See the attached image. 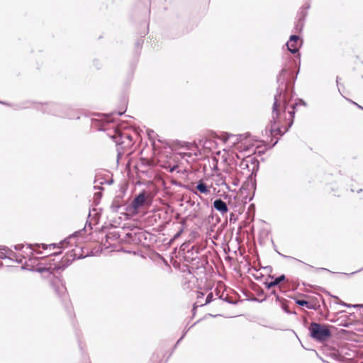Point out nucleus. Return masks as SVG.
<instances>
[{
    "label": "nucleus",
    "instance_id": "49",
    "mask_svg": "<svg viewBox=\"0 0 363 363\" xmlns=\"http://www.w3.org/2000/svg\"><path fill=\"white\" fill-rule=\"evenodd\" d=\"M336 82H337V85L338 86V84H339V77H337Z\"/></svg>",
    "mask_w": 363,
    "mask_h": 363
},
{
    "label": "nucleus",
    "instance_id": "50",
    "mask_svg": "<svg viewBox=\"0 0 363 363\" xmlns=\"http://www.w3.org/2000/svg\"><path fill=\"white\" fill-rule=\"evenodd\" d=\"M320 269L330 272V270H328V269H325V268H320Z\"/></svg>",
    "mask_w": 363,
    "mask_h": 363
},
{
    "label": "nucleus",
    "instance_id": "43",
    "mask_svg": "<svg viewBox=\"0 0 363 363\" xmlns=\"http://www.w3.org/2000/svg\"><path fill=\"white\" fill-rule=\"evenodd\" d=\"M62 253V251H60V252H55L53 254H52L51 255H53V256H57V255H59Z\"/></svg>",
    "mask_w": 363,
    "mask_h": 363
},
{
    "label": "nucleus",
    "instance_id": "34",
    "mask_svg": "<svg viewBox=\"0 0 363 363\" xmlns=\"http://www.w3.org/2000/svg\"><path fill=\"white\" fill-rule=\"evenodd\" d=\"M186 333V331L184 333V334L182 335V336L177 340V342H176V345H175V347H177V345L181 342V340L184 338V337L185 336Z\"/></svg>",
    "mask_w": 363,
    "mask_h": 363
},
{
    "label": "nucleus",
    "instance_id": "55",
    "mask_svg": "<svg viewBox=\"0 0 363 363\" xmlns=\"http://www.w3.org/2000/svg\"><path fill=\"white\" fill-rule=\"evenodd\" d=\"M16 262L17 263H21V260H19V261L16 260Z\"/></svg>",
    "mask_w": 363,
    "mask_h": 363
},
{
    "label": "nucleus",
    "instance_id": "18",
    "mask_svg": "<svg viewBox=\"0 0 363 363\" xmlns=\"http://www.w3.org/2000/svg\"><path fill=\"white\" fill-rule=\"evenodd\" d=\"M310 5L308 4H304L300 9V11L298 13L297 18L298 20L303 21H305V19L308 14V9H309Z\"/></svg>",
    "mask_w": 363,
    "mask_h": 363
},
{
    "label": "nucleus",
    "instance_id": "1",
    "mask_svg": "<svg viewBox=\"0 0 363 363\" xmlns=\"http://www.w3.org/2000/svg\"><path fill=\"white\" fill-rule=\"evenodd\" d=\"M34 107L38 110L51 114L55 116L68 118V119H79V117L77 116L75 111L67 105H63L57 103H46V104H37L32 101H26L19 106V108H28Z\"/></svg>",
    "mask_w": 363,
    "mask_h": 363
},
{
    "label": "nucleus",
    "instance_id": "10",
    "mask_svg": "<svg viewBox=\"0 0 363 363\" xmlns=\"http://www.w3.org/2000/svg\"><path fill=\"white\" fill-rule=\"evenodd\" d=\"M300 40L299 35H291L289 41L286 43L288 50L291 54H296L298 52L300 46L298 45V41Z\"/></svg>",
    "mask_w": 363,
    "mask_h": 363
},
{
    "label": "nucleus",
    "instance_id": "36",
    "mask_svg": "<svg viewBox=\"0 0 363 363\" xmlns=\"http://www.w3.org/2000/svg\"><path fill=\"white\" fill-rule=\"evenodd\" d=\"M279 140V138H277L274 142L270 144V147H274V146L277 144V143H278Z\"/></svg>",
    "mask_w": 363,
    "mask_h": 363
},
{
    "label": "nucleus",
    "instance_id": "15",
    "mask_svg": "<svg viewBox=\"0 0 363 363\" xmlns=\"http://www.w3.org/2000/svg\"><path fill=\"white\" fill-rule=\"evenodd\" d=\"M298 105H303V106H306V103L301 99H298V102L295 103L294 104H293L291 106V108H292V110L291 111H289L288 113L289 115V128H291L293 125V123H294V115H295V109L296 108L297 106Z\"/></svg>",
    "mask_w": 363,
    "mask_h": 363
},
{
    "label": "nucleus",
    "instance_id": "42",
    "mask_svg": "<svg viewBox=\"0 0 363 363\" xmlns=\"http://www.w3.org/2000/svg\"><path fill=\"white\" fill-rule=\"evenodd\" d=\"M296 74H298V72H296ZM291 77H292V78H293V83H294V82H295V80H296V78H297V74H296V76H295V77H293V76L291 75Z\"/></svg>",
    "mask_w": 363,
    "mask_h": 363
},
{
    "label": "nucleus",
    "instance_id": "9",
    "mask_svg": "<svg viewBox=\"0 0 363 363\" xmlns=\"http://www.w3.org/2000/svg\"><path fill=\"white\" fill-rule=\"evenodd\" d=\"M52 288L55 291L56 295L63 301H67V294L65 286L60 281H52L51 283Z\"/></svg>",
    "mask_w": 363,
    "mask_h": 363
},
{
    "label": "nucleus",
    "instance_id": "16",
    "mask_svg": "<svg viewBox=\"0 0 363 363\" xmlns=\"http://www.w3.org/2000/svg\"><path fill=\"white\" fill-rule=\"evenodd\" d=\"M122 198L119 196H116L111 205V210L113 213L118 212L121 207H122L121 204Z\"/></svg>",
    "mask_w": 363,
    "mask_h": 363
},
{
    "label": "nucleus",
    "instance_id": "57",
    "mask_svg": "<svg viewBox=\"0 0 363 363\" xmlns=\"http://www.w3.org/2000/svg\"><path fill=\"white\" fill-rule=\"evenodd\" d=\"M362 363H363V362Z\"/></svg>",
    "mask_w": 363,
    "mask_h": 363
},
{
    "label": "nucleus",
    "instance_id": "37",
    "mask_svg": "<svg viewBox=\"0 0 363 363\" xmlns=\"http://www.w3.org/2000/svg\"><path fill=\"white\" fill-rule=\"evenodd\" d=\"M221 185H224L225 186L226 189L230 190V187L227 184L225 180H222L221 183H220Z\"/></svg>",
    "mask_w": 363,
    "mask_h": 363
},
{
    "label": "nucleus",
    "instance_id": "11",
    "mask_svg": "<svg viewBox=\"0 0 363 363\" xmlns=\"http://www.w3.org/2000/svg\"><path fill=\"white\" fill-rule=\"evenodd\" d=\"M269 278L272 279V281L268 282L265 281L264 283L265 287L267 289H270L272 287L279 286L281 282L286 280V276L284 274L279 275V277H275L274 275L269 274Z\"/></svg>",
    "mask_w": 363,
    "mask_h": 363
},
{
    "label": "nucleus",
    "instance_id": "23",
    "mask_svg": "<svg viewBox=\"0 0 363 363\" xmlns=\"http://www.w3.org/2000/svg\"><path fill=\"white\" fill-rule=\"evenodd\" d=\"M340 304L344 306H346V307H354V308H360V314L362 315L363 317V305H358V304H356V305H350V304H347L343 301H340Z\"/></svg>",
    "mask_w": 363,
    "mask_h": 363
},
{
    "label": "nucleus",
    "instance_id": "35",
    "mask_svg": "<svg viewBox=\"0 0 363 363\" xmlns=\"http://www.w3.org/2000/svg\"><path fill=\"white\" fill-rule=\"evenodd\" d=\"M350 102H351L352 104L356 105L360 109H362L363 110V107L361 106L360 105L357 104V103H355L354 101L350 100V99H347Z\"/></svg>",
    "mask_w": 363,
    "mask_h": 363
},
{
    "label": "nucleus",
    "instance_id": "17",
    "mask_svg": "<svg viewBox=\"0 0 363 363\" xmlns=\"http://www.w3.org/2000/svg\"><path fill=\"white\" fill-rule=\"evenodd\" d=\"M108 125V122H103L100 123L96 119L91 120V125L100 131H106L108 129V128H106Z\"/></svg>",
    "mask_w": 363,
    "mask_h": 363
},
{
    "label": "nucleus",
    "instance_id": "31",
    "mask_svg": "<svg viewBox=\"0 0 363 363\" xmlns=\"http://www.w3.org/2000/svg\"><path fill=\"white\" fill-rule=\"evenodd\" d=\"M282 308H283V310H284L286 313H288V314H291V311H289V310L288 309V308H287L286 306H285L284 305H283V306H282Z\"/></svg>",
    "mask_w": 363,
    "mask_h": 363
},
{
    "label": "nucleus",
    "instance_id": "7",
    "mask_svg": "<svg viewBox=\"0 0 363 363\" xmlns=\"http://www.w3.org/2000/svg\"><path fill=\"white\" fill-rule=\"evenodd\" d=\"M71 260L69 258H65V257L62 259L61 263L55 264L53 267L51 266L49 267H39L37 268L36 271L40 273H43L45 272H49L50 273H53L54 272H57L59 270H64L66 267H67L71 264Z\"/></svg>",
    "mask_w": 363,
    "mask_h": 363
},
{
    "label": "nucleus",
    "instance_id": "40",
    "mask_svg": "<svg viewBox=\"0 0 363 363\" xmlns=\"http://www.w3.org/2000/svg\"><path fill=\"white\" fill-rule=\"evenodd\" d=\"M124 113H125V111H118L116 112L115 113H116L118 116H122Z\"/></svg>",
    "mask_w": 363,
    "mask_h": 363
},
{
    "label": "nucleus",
    "instance_id": "21",
    "mask_svg": "<svg viewBox=\"0 0 363 363\" xmlns=\"http://www.w3.org/2000/svg\"><path fill=\"white\" fill-rule=\"evenodd\" d=\"M220 299L223 300V301L230 303V304H236L237 302L234 301L233 298L229 296L228 294H225L224 296L223 294L219 297Z\"/></svg>",
    "mask_w": 363,
    "mask_h": 363
},
{
    "label": "nucleus",
    "instance_id": "47",
    "mask_svg": "<svg viewBox=\"0 0 363 363\" xmlns=\"http://www.w3.org/2000/svg\"><path fill=\"white\" fill-rule=\"evenodd\" d=\"M362 270H363V267H362V269H359V270L356 271V272H352L350 274H355V273H357V272H361Z\"/></svg>",
    "mask_w": 363,
    "mask_h": 363
},
{
    "label": "nucleus",
    "instance_id": "3",
    "mask_svg": "<svg viewBox=\"0 0 363 363\" xmlns=\"http://www.w3.org/2000/svg\"><path fill=\"white\" fill-rule=\"evenodd\" d=\"M293 74V72L290 71V68L286 65H284L279 73L277 77V82L279 84L277 89V94L274 95L278 96V103H280L281 105L284 106V112L287 108L290 102L291 99L293 96H291L289 99H288V89L289 86V82H287L288 77H291Z\"/></svg>",
    "mask_w": 363,
    "mask_h": 363
},
{
    "label": "nucleus",
    "instance_id": "24",
    "mask_svg": "<svg viewBox=\"0 0 363 363\" xmlns=\"http://www.w3.org/2000/svg\"><path fill=\"white\" fill-rule=\"evenodd\" d=\"M213 301V295L212 293H209L206 296L205 303H201L200 306L207 305V304L210 303L211 302H212Z\"/></svg>",
    "mask_w": 363,
    "mask_h": 363
},
{
    "label": "nucleus",
    "instance_id": "30",
    "mask_svg": "<svg viewBox=\"0 0 363 363\" xmlns=\"http://www.w3.org/2000/svg\"><path fill=\"white\" fill-rule=\"evenodd\" d=\"M271 294L276 296L277 301H279L280 300V298H279V295L277 294V291L275 290H272Z\"/></svg>",
    "mask_w": 363,
    "mask_h": 363
},
{
    "label": "nucleus",
    "instance_id": "8",
    "mask_svg": "<svg viewBox=\"0 0 363 363\" xmlns=\"http://www.w3.org/2000/svg\"><path fill=\"white\" fill-rule=\"evenodd\" d=\"M147 202V192L143 191L137 194L131 203V208L134 211H137L139 208L144 206Z\"/></svg>",
    "mask_w": 363,
    "mask_h": 363
},
{
    "label": "nucleus",
    "instance_id": "41",
    "mask_svg": "<svg viewBox=\"0 0 363 363\" xmlns=\"http://www.w3.org/2000/svg\"><path fill=\"white\" fill-rule=\"evenodd\" d=\"M41 246H42L43 249H44V250H45V249H47L48 247H49V246H48V245H46V244H43H43H41Z\"/></svg>",
    "mask_w": 363,
    "mask_h": 363
},
{
    "label": "nucleus",
    "instance_id": "51",
    "mask_svg": "<svg viewBox=\"0 0 363 363\" xmlns=\"http://www.w3.org/2000/svg\"><path fill=\"white\" fill-rule=\"evenodd\" d=\"M152 133H154V130H151V132H150V133H148V135H150V134H152Z\"/></svg>",
    "mask_w": 363,
    "mask_h": 363
},
{
    "label": "nucleus",
    "instance_id": "38",
    "mask_svg": "<svg viewBox=\"0 0 363 363\" xmlns=\"http://www.w3.org/2000/svg\"><path fill=\"white\" fill-rule=\"evenodd\" d=\"M48 246L50 248L52 247L54 249V248L58 247V244L52 243V244H50Z\"/></svg>",
    "mask_w": 363,
    "mask_h": 363
},
{
    "label": "nucleus",
    "instance_id": "27",
    "mask_svg": "<svg viewBox=\"0 0 363 363\" xmlns=\"http://www.w3.org/2000/svg\"><path fill=\"white\" fill-rule=\"evenodd\" d=\"M143 44V39L140 38V39L138 40L137 42L135 43V46L137 48H141Z\"/></svg>",
    "mask_w": 363,
    "mask_h": 363
},
{
    "label": "nucleus",
    "instance_id": "22",
    "mask_svg": "<svg viewBox=\"0 0 363 363\" xmlns=\"http://www.w3.org/2000/svg\"><path fill=\"white\" fill-rule=\"evenodd\" d=\"M303 26H304V21L297 19V21L294 26L296 31L299 32V33L301 32L303 28Z\"/></svg>",
    "mask_w": 363,
    "mask_h": 363
},
{
    "label": "nucleus",
    "instance_id": "32",
    "mask_svg": "<svg viewBox=\"0 0 363 363\" xmlns=\"http://www.w3.org/2000/svg\"><path fill=\"white\" fill-rule=\"evenodd\" d=\"M231 136H234V135H231V134H229V133H225V138H224V140H229L230 137H231Z\"/></svg>",
    "mask_w": 363,
    "mask_h": 363
},
{
    "label": "nucleus",
    "instance_id": "20",
    "mask_svg": "<svg viewBox=\"0 0 363 363\" xmlns=\"http://www.w3.org/2000/svg\"><path fill=\"white\" fill-rule=\"evenodd\" d=\"M85 230V228H84L82 230H79V231H76L75 233H74L72 235H69L68 238H65L63 241L60 242L59 243V245H64L65 243H69V241L72 240V239H74L77 236H78L79 235L82 234V232H84Z\"/></svg>",
    "mask_w": 363,
    "mask_h": 363
},
{
    "label": "nucleus",
    "instance_id": "46",
    "mask_svg": "<svg viewBox=\"0 0 363 363\" xmlns=\"http://www.w3.org/2000/svg\"><path fill=\"white\" fill-rule=\"evenodd\" d=\"M238 184H239V181H238V180H235V181H234V182H233V184H234L235 186H238Z\"/></svg>",
    "mask_w": 363,
    "mask_h": 363
},
{
    "label": "nucleus",
    "instance_id": "5",
    "mask_svg": "<svg viewBox=\"0 0 363 363\" xmlns=\"http://www.w3.org/2000/svg\"><path fill=\"white\" fill-rule=\"evenodd\" d=\"M311 337L319 342L328 340L332 336L330 326L315 322H312L308 326Z\"/></svg>",
    "mask_w": 363,
    "mask_h": 363
},
{
    "label": "nucleus",
    "instance_id": "28",
    "mask_svg": "<svg viewBox=\"0 0 363 363\" xmlns=\"http://www.w3.org/2000/svg\"><path fill=\"white\" fill-rule=\"evenodd\" d=\"M13 248L17 251L21 250L23 248V245H21V244L15 245H13Z\"/></svg>",
    "mask_w": 363,
    "mask_h": 363
},
{
    "label": "nucleus",
    "instance_id": "48",
    "mask_svg": "<svg viewBox=\"0 0 363 363\" xmlns=\"http://www.w3.org/2000/svg\"><path fill=\"white\" fill-rule=\"evenodd\" d=\"M277 253L281 256H283L284 257H286V258H291V257H289V256H286V255H281L280 252H277Z\"/></svg>",
    "mask_w": 363,
    "mask_h": 363
},
{
    "label": "nucleus",
    "instance_id": "19",
    "mask_svg": "<svg viewBox=\"0 0 363 363\" xmlns=\"http://www.w3.org/2000/svg\"><path fill=\"white\" fill-rule=\"evenodd\" d=\"M196 188L201 194H208L210 191L207 184L202 180L198 182Z\"/></svg>",
    "mask_w": 363,
    "mask_h": 363
},
{
    "label": "nucleus",
    "instance_id": "56",
    "mask_svg": "<svg viewBox=\"0 0 363 363\" xmlns=\"http://www.w3.org/2000/svg\"><path fill=\"white\" fill-rule=\"evenodd\" d=\"M2 265H3V263H2V262H1V263H0V266H2Z\"/></svg>",
    "mask_w": 363,
    "mask_h": 363
},
{
    "label": "nucleus",
    "instance_id": "39",
    "mask_svg": "<svg viewBox=\"0 0 363 363\" xmlns=\"http://www.w3.org/2000/svg\"><path fill=\"white\" fill-rule=\"evenodd\" d=\"M177 168V165H174L173 167H170L169 172H173Z\"/></svg>",
    "mask_w": 363,
    "mask_h": 363
},
{
    "label": "nucleus",
    "instance_id": "2",
    "mask_svg": "<svg viewBox=\"0 0 363 363\" xmlns=\"http://www.w3.org/2000/svg\"><path fill=\"white\" fill-rule=\"evenodd\" d=\"M280 94H279V96ZM274 101L272 106V116L269 121V123L267 127L262 131V135L267 137L276 138L277 136L281 137L286 132H287L290 128L289 125L286 128L285 130L282 132L281 125V116L282 113L286 114V111L284 112V106L278 103V95L274 96Z\"/></svg>",
    "mask_w": 363,
    "mask_h": 363
},
{
    "label": "nucleus",
    "instance_id": "14",
    "mask_svg": "<svg viewBox=\"0 0 363 363\" xmlns=\"http://www.w3.org/2000/svg\"><path fill=\"white\" fill-rule=\"evenodd\" d=\"M213 208L219 211L222 215L228 212V207L226 203L221 199H216L213 203Z\"/></svg>",
    "mask_w": 363,
    "mask_h": 363
},
{
    "label": "nucleus",
    "instance_id": "29",
    "mask_svg": "<svg viewBox=\"0 0 363 363\" xmlns=\"http://www.w3.org/2000/svg\"><path fill=\"white\" fill-rule=\"evenodd\" d=\"M67 256L72 257V260H74L76 257L75 253L73 252V250H71L67 254Z\"/></svg>",
    "mask_w": 363,
    "mask_h": 363
},
{
    "label": "nucleus",
    "instance_id": "54",
    "mask_svg": "<svg viewBox=\"0 0 363 363\" xmlns=\"http://www.w3.org/2000/svg\"><path fill=\"white\" fill-rule=\"evenodd\" d=\"M362 189H359V190L357 191V193H360V192H362Z\"/></svg>",
    "mask_w": 363,
    "mask_h": 363
},
{
    "label": "nucleus",
    "instance_id": "52",
    "mask_svg": "<svg viewBox=\"0 0 363 363\" xmlns=\"http://www.w3.org/2000/svg\"><path fill=\"white\" fill-rule=\"evenodd\" d=\"M152 133H154V130H151V132H150V133H148V135H150V134H152Z\"/></svg>",
    "mask_w": 363,
    "mask_h": 363
},
{
    "label": "nucleus",
    "instance_id": "44",
    "mask_svg": "<svg viewBox=\"0 0 363 363\" xmlns=\"http://www.w3.org/2000/svg\"><path fill=\"white\" fill-rule=\"evenodd\" d=\"M94 189H99V190H102V189H103V188H102L101 186H96H96H94Z\"/></svg>",
    "mask_w": 363,
    "mask_h": 363
},
{
    "label": "nucleus",
    "instance_id": "12",
    "mask_svg": "<svg viewBox=\"0 0 363 363\" xmlns=\"http://www.w3.org/2000/svg\"><path fill=\"white\" fill-rule=\"evenodd\" d=\"M295 303L298 306H305L306 308H307L308 309H312V310H315V311L318 310L320 307L318 302L315 301H308L303 300V299H295Z\"/></svg>",
    "mask_w": 363,
    "mask_h": 363
},
{
    "label": "nucleus",
    "instance_id": "45",
    "mask_svg": "<svg viewBox=\"0 0 363 363\" xmlns=\"http://www.w3.org/2000/svg\"><path fill=\"white\" fill-rule=\"evenodd\" d=\"M203 296V293H199V295L197 296V298H202Z\"/></svg>",
    "mask_w": 363,
    "mask_h": 363
},
{
    "label": "nucleus",
    "instance_id": "4",
    "mask_svg": "<svg viewBox=\"0 0 363 363\" xmlns=\"http://www.w3.org/2000/svg\"><path fill=\"white\" fill-rule=\"evenodd\" d=\"M108 135L116 143L117 160H118L124 154L125 150L133 145V138L131 135L122 132L115 126H113V134L108 133Z\"/></svg>",
    "mask_w": 363,
    "mask_h": 363
},
{
    "label": "nucleus",
    "instance_id": "25",
    "mask_svg": "<svg viewBox=\"0 0 363 363\" xmlns=\"http://www.w3.org/2000/svg\"><path fill=\"white\" fill-rule=\"evenodd\" d=\"M184 231V228H181L179 231L173 236V240L177 239Z\"/></svg>",
    "mask_w": 363,
    "mask_h": 363
},
{
    "label": "nucleus",
    "instance_id": "53",
    "mask_svg": "<svg viewBox=\"0 0 363 363\" xmlns=\"http://www.w3.org/2000/svg\"><path fill=\"white\" fill-rule=\"evenodd\" d=\"M152 133H154V130H151V132H150V133H148V135H150V134H152Z\"/></svg>",
    "mask_w": 363,
    "mask_h": 363
},
{
    "label": "nucleus",
    "instance_id": "6",
    "mask_svg": "<svg viewBox=\"0 0 363 363\" xmlns=\"http://www.w3.org/2000/svg\"><path fill=\"white\" fill-rule=\"evenodd\" d=\"M239 166L242 169H250V166H252L251 174L249 176L252 179V177L256 176L257 172L259 169V161L255 157L248 156L240 162Z\"/></svg>",
    "mask_w": 363,
    "mask_h": 363
},
{
    "label": "nucleus",
    "instance_id": "26",
    "mask_svg": "<svg viewBox=\"0 0 363 363\" xmlns=\"http://www.w3.org/2000/svg\"><path fill=\"white\" fill-rule=\"evenodd\" d=\"M102 197V193L101 192H96L94 194V198L96 201H99Z\"/></svg>",
    "mask_w": 363,
    "mask_h": 363
},
{
    "label": "nucleus",
    "instance_id": "33",
    "mask_svg": "<svg viewBox=\"0 0 363 363\" xmlns=\"http://www.w3.org/2000/svg\"><path fill=\"white\" fill-rule=\"evenodd\" d=\"M264 269L265 270H267L268 272L271 273L272 272V267L271 266H267V267H264Z\"/></svg>",
    "mask_w": 363,
    "mask_h": 363
},
{
    "label": "nucleus",
    "instance_id": "13",
    "mask_svg": "<svg viewBox=\"0 0 363 363\" xmlns=\"http://www.w3.org/2000/svg\"><path fill=\"white\" fill-rule=\"evenodd\" d=\"M16 257V254L9 249L8 247L4 245H0V258L2 259H13V257Z\"/></svg>",
    "mask_w": 363,
    "mask_h": 363
}]
</instances>
